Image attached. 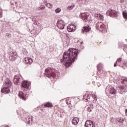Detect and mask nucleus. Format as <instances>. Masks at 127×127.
<instances>
[{"mask_svg":"<svg viewBox=\"0 0 127 127\" xmlns=\"http://www.w3.org/2000/svg\"><path fill=\"white\" fill-rule=\"evenodd\" d=\"M75 100H76V99H77V100H79V98H78V97H75Z\"/></svg>","mask_w":127,"mask_h":127,"instance_id":"39","label":"nucleus"},{"mask_svg":"<svg viewBox=\"0 0 127 127\" xmlns=\"http://www.w3.org/2000/svg\"><path fill=\"white\" fill-rule=\"evenodd\" d=\"M11 38V34H9L8 33L6 34L5 38L6 39H9V38Z\"/></svg>","mask_w":127,"mask_h":127,"instance_id":"24","label":"nucleus"},{"mask_svg":"<svg viewBox=\"0 0 127 127\" xmlns=\"http://www.w3.org/2000/svg\"><path fill=\"white\" fill-rule=\"evenodd\" d=\"M91 30V27L89 25H85L83 27V28L82 29V33L86 34L87 32H89Z\"/></svg>","mask_w":127,"mask_h":127,"instance_id":"14","label":"nucleus"},{"mask_svg":"<svg viewBox=\"0 0 127 127\" xmlns=\"http://www.w3.org/2000/svg\"><path fill=\"white\" fill-rule=\"evenodd\" d=\"M80 47H81V49H84V46H80Z\"/></svg>","mask_w":127,"mask_h":127,"instance_id":"38","label":"nucleus"},{"mask_svg":"<svg viewBox=\"0 0 127 127\" xmlns=\"http://www.w3.org/2000/svg\"><path fill=\"white\" fill-rule=\"evenodd\" d=\"M85 25H86L87 24V23H85Z\"/></svg>","mask_w":127,"mask_h":127,"instance_id":"46","label":"nucleus"},{"mask_svg":"<svg viewBox=\"0 0 127 127\" xmlns=\"http://www.w3.org/2000/svg\"><path fill=\"white\" fill-rule=\"evenodd\" d=\"M79 53L80 50L77 48L69 49L64 53L63 58L61 60V63H64L65 66L69 67L78 58Z\"/></svg>","mask_w":127,"mask_h":127,"instance_id":"1","label":"nucleus"},{"mask_svg":"<svg viewBox=\"0 0 127 127\" xmlns=\"http://www.w3.org/2000/svg\"><path fill=\"white\" fill-rule=\"evenodd\" d=\"M93 109H94V106H93L92 104H90L87 108V111L90 113V112H92V111H93Z\"/></svg>","mask_w":127,"mask_h":127,"instance_id":"23","label":"nucleus"},{"mask_svg":"<svg viewBox=\"0 0 127 127\" xmlns=\"http://www.w3.org/2000/svg\"><path fill=\"white\" fill-rule=\"evenodd\" d=\"M106 91H109V94L111 95H115L117 93V90L114 88V87L108 86L106 87Z\"/></svg>","mask_w":127,"mask_h":127,"instance_id":"10","label":"nucleus"},{"mask_svg":"<svg viewBox=\"0 0 127 127\" xmlns=\"http://www.w3.org/2000/svg\"><path fill=\"white\" fill-rule=\"evenodd\" d=\"M82 1H85V0H81Z\"/></svg>","mask_w":127,"mask_h":127,"instance_id":"42","label":"nucleus"},{"mask_svg":"<svg viewBox=\"0 0 127 127\" xmlns=\"http://www.w3.org/2000/svg\"><path fill=\"white\" fill-rule=\"evenodd\" d=\"M60 11H61V9H60V8H57L55 10L56 13H59V12H60Z\"/></svg>","mask_w":127,"mask_h":127,"instance_id":"31","label":"nucleus"},{"mask_svg":"<svg viewBox=\"0 0 127 127\" xmlns=\"http://www.w3.org/2000/svg\"><path fill=\"white\" fill-rule=\"evenodd\" d=\"M77 29L76 26L73 24H69L67 27V30L68 32H74Z\"/></svg>","mask_w":127,"mask_h":127,"instance_id":"11","label":"nucleus"},{"mask_svg":"<svg viewBox=\"0 0 127 127\" xmlns=\"http://www.w3.org/2000/svg\"><path fill=\"white\" fill-rule=\"evenodd\" d=\"M40 8L41 9V10H44V9H45V6L44 5H41L40 6Z\"/></svg>","mask_w":127,"mask_h":127,"instance_id":"33","label":"nucleus"},{"mask_svg":"<svg viewBox=\"0 0 127 127\" xmlns=\"http://www.w3.org/2000/svg\"><path fill=\"white\" fill-rule=\"evenodd\" d=\"M80 16L82 20L86 23L89 22V17L90 16L88 15L87 13H81Z\"/></svg>","mask_w":127,"mask_h":127,"instance_id":"7","label":"nucleus"},{"mask_svg":"<svg viewBox=\"0 0 127 127\" xmlns=\"http://www.w3.org/2000/svg\"><path fill=\"white\" fill-rule=\"evenodd\" d=\"M101 24H102V22H97L96 24V29H99V26H101Z\"/></svg>","mask_w":127,"mask_h":127,"instance_id":"26","label":"nucleus"},{"mask_svg":"<svg viewBox=\"0 0 127 127\" xmlns=\"http://www.w3.org/2000/svg\"><path fill=\"white\" fill-rule=\"evenodd\" d=\"M65 102L67 105H70L71 104V99L68 98L65 100Z\"/></svg>","mask_w":127,"mask_h":127,"instance_id":"29","label":"nucleus"},{"mask_svg":"<svg viewBox=\"0 0 127 127\" xmlns=\"http://www.w3.org/2000/svg\"><path fill=\"white\" fill-rule=\"evenodd\" d=\"M91 97V98H93V99H96V98H97V96L95 95L92 94L91 95L87 93L86 95H83V100H85V102H91L92 100L90 99Z\"/></svg>","mask_w":127,"mask_h":127,"instance_id":"6","label":"nucleus"},{"mask_svg":"<svg viewBox=\"0 0 127 127\" xmlns=\"http://www.w3.org/2000/svg\"><path fill=\"white\" fill-rule=\"evenodd\" d=\"M46 5L49 7V8H51V6H52V4L50 3H47L46 4Z\"/></svg>","mask_w":127,"mask_h":127,"instance_id":"32","label":"nucleus"},{"mask_svg":"<svg viewBox=\"0 0 127 127\" xmlns=\"http://www.w3.org/2000/svg\"><path fill=\"white\" fill-rule=\"evenodd\" d=\"M79 121H80V120H79V118H74L72 120V123L73 124V125H74V126H76V125H78V123H79Z\"/></svg>","mask_w":127,"mask_h":127,"instance_id":"20","label":"nucleus"},{"mask_svg":"<svg viewBox=\"0 0 127 127\" xmlns=\"http://www.w3.org/2000/svg\"><path fill=\"white\" fill-rule=\"evenodd\" d=\"M2 16V12L1 10L0 9V17H1Z\"/></svg>","mask_w":127,"mask_h":127,"instance_id":"35","label":"nucleus"},{"mask_svg":"<svg viewBox=\"0 0 127 127\" xmlns=\"http://www.w3.org/2000/svg\"><path fill=\"white\" fill-rule=\"evenodd\" d=\"M107 14H108L109 16L118 17V13L115 10H108L107 12Z\"/></svg>","mask_w":127,"mask_h":127,"instance_id":"12","label":"nucleus"},{"mask_svg":"<svg viewBox=\"0 0 127 127\" xmlns=\"http://www.w3.org/2000/svg\"><path fill=\"white\" fill-rule=\"evenodd\" d=\"M13 82L15 85H17V84L19 83L20 82V76L15 75L14 78Z\"/></svg>","mask_w":127,"mask_h":127,"instance_id":"15","label":"nucleus"},{"mask_svg":"<svg viewBox=\"0 0 127 127\" xmlns=\"http://www.w3.org/2000/svg\"><path fill=\"white\" fill-rule=\"evenodd\" d=\"M103 68V64H99L97 65V70H101Z\"/></svg>","mask_w":127,"mask_h":127,"instance_id":"25","label":"nucleus"},{"mask_svg":"<svg viewBox=\"0 0 127 127\" xmlns=\"http://www.w3.org/2000/svg\"><path fill=\"white\" fill-rule=\"evenodd\" d=\"M94 16L95 17V18H96L97 19H98V20H104V15L102 14H94Z\"/></svg>","mask_w":127,"mask_h":127,"instance_id":"16","label":"nucleus"},{"mask_svg":"<svg viewBox=\"0 0 127 127\" xmlns=\"http://www.w3.org/2000/svg\"><path fill=\"white\" fill-rule=\"evenodd\" d=\"M34 24H37V23H35Z\"/></svg>","mask_w":127,"mask_h":127,"instance_id":"43","label":"nucleus"},{"mask_svg":"<svg viewBox=\"0 0 127 127\" xmlns=\"http://www.w3.org/2000/svg\"><path fill=\"white\" fill-rule=\"evenodd\" d=\"M79 42V40L77 41V43Z\"/></svg>","mask_w":127,"mask_h":127,"instance_id":"45","label":"nucleus"},{"mask_svg":"<svg viewBox=\"0 0 127 127\" xmlns=\"http://www.w3.org/2000/svg\"><path fill=\"white\" fill-rule=\"evenodd\" d=\"M117 122H118V123H119V124H120V126L121 127L123 126V124H124V122L125 121V120L123 118H118L117 119Z\"/></svg>","mask_w":127,"mask_h":127,"instance_id":"21","label":"nucleus"},{"mask_svg":"<svg viewBox=\"0 0 127 127\" xmlns=\"http://www.w3.org/2000/svg\"><path fill=\"white\" fill-rule=\"evenodd\" d=\"M25 122L26 124H28V125L32 124V117L30 116H28L27 118L25 117Z\"/></svg>","mask_w":127,"mask_h":127,"instance_id":"17","label":"nucleus"},{"mask_svg":"<svg viewBox=\"0 0 127 127\" xmlns=\"http://www.w3.org/2000/svg\"><path fill=\"white\" fill-rule=\"evenodd\" d=\"M85 127H96V125L94 124L93 121L87 120L85 124Z\"/></svg>","mask_w":127,"mask_h":127,"instance_id":"13","label":"nucleus"},{"mask_svg":"<svg viewBox=\"0 0 127 127\" xmlns=\"http://www.w3.org/2000/svg\"><path fill=\"white\" fill-rule=\"evenodd\" d=\"M121 83L122 84H124L125 85L124 86L120 85L118 87L119 89H120L122 91H124V92H127V78H126L123 79L122 80Z\"/></svg>","mask_w":127,"mask_h":127,"instance_id":"5","label":"nucleus"},{"mask_svg":"<svg viewBox=\"0 0 127 127\" xmlns=\"http://www.w3.org/2000/svg\"><path fill=\"white\" fill-rule=\"evenodd\" d=\"M97 71V74L100 77L104 75V73H105V72L103 70V69H98Z\"/></svg>","mask_w":127,"mask_h":127,"instance_id":"22","label":"nucleus"},{"mask_svg":"<svg viewBox=\"0 0 127 127\" xmlns=\"http://www.w3.org/2000/svg\"><path fill=\"white\" fill-rule=\"evenodd\" d=\"M100 28L101 29V31L103 32H107V28H106V25L102 24L100 25Z\"/></svg>","mask_w":127,"mask_h":127,"instance_id":"19","label":"nucleus"},{"mask_svg":"<svg viewBox=\"0 0 127 127\" xmlns=\"http://www.w3.org/2000/svg\"><path fill=\"white\" fill-rule=\"evenodd\" d=\"M123 15L124 18H126V19H127V13L125 11H123Z\"/></svg>","mask_w":127,"mask_h":127,"instance_id":"30","label":"nucleus"},{"mask_svg":"<svg viewBox=\"0 0 127 127\" xmlns=\"http://www.w3.org/2000/svg\"><path fill=\"white\" fill-rule=\"evenodd\" d=\"M121 62H122V58H119L117 60V62H118L119 63H120Z\"/></svg>","mask_w":127,"mask_h":127,"instance_id":"34","label":"nucleus"},{"mask_svg":"<svg viewBox=\"0 0 127 127\" xmlns=\"http://www.w3.org/2000/svg\"><path fill=\"white\" fill-rule=\"evenodd\" d=\"M31 83L29 81H24L22 82L21 84V89L23 91H20L19 92V97L23 100L24 101H26L28 98V94H27V91L30 88V85Z\"/></svg>","mask_w":127,"mask_h":127,"instance_id":"2","label":"nucleus"},{"mask_svg":"<svg viewBox=\"0 0 127 127\" xmlns=\"http://www.w3.org/2000/svg\"><path fill=\"white\" fill-rule=\"evenodd\" d=\"M75 6V5H71V6H68L67 7V9H68V10H72V9H73V7H74Z\"/></svg>","mask_w":127,"mask_h":127,"instance_id":"28","label":"nucleus"},{"mask_svg":"<svg viewBox=\"0 0 127 127\" xmlns=\"http://www.w3.org/2000/svg\"><path fill=\"white\" fill-rule=\"evenodd\" d=\"M45 107H47V108H51V107H52L53 106L52 104L51 103H47L44 105Z\"/></svg>","mask_w":127,"mask_h":127,"instance_id":"27","label":"nucleus"},{"mask_svg":"<svg viewBox=\"0 0 127 127\" xmlns=\"http://www.w3.org/2000/svg\"><path fill=\"white\" fill-rule=\"evenodd\" d=\"M124 65H125V66H126L127 67V62H125Z\"/></svg>","mask_w":127,"mask_h":127,"instance_id":"37","label":"nucleus"},{"mask_svg":"<svg viewBox=\"0 0 127 127\" xmlns=\"http://www.w3.org/2000/svg\"><path fill=\"white\" fill-rule=\"evenodd\" d=\"M33 62V60L32 59L30 58H25V63H26V64H29L30 65V64H32V63Z\"/></svg>","mask_w":127,"mask_h":127,"instance_id":"18","label":"nucleus"},{"mask_svg":"<svg viewBox=\"0 0 127 127\" xmlns=\"http://www.w3.org/2000/svg\"><path fill=\"white\" fill-rule=\"evenodd\" d=\"M63 34L64 35H66V34H65V33H63Z\"/></svg>","mask_w":127,"mask_h":127,"instance_id":"41","label":"nucleus"},{"mask_svg":"<svg viewBox=\"0 0 127 127\" xmlns=\"http://www.w3.org/2000/svg\"><path fill=\"white\" fill-rule=\"evenodd\" d=\"M5 127H9V126H6Z\"/></svg>","mask_w":127,"mask_h":127,"instance_id":"44","label":"nucleus"},{"mask_svg":"<svg viewBox=\"0 0 127 127\" xmlns=\"http://www.w3.org/2000/svg\"><path fill=\"white\" fill-rule=\"evenodd\" d=\"M17 58V54L16 53V52L12 51L10 53L9 57V60H11V61H15V60H16Z\"/></svg>","mask_w":127,"mask_h":127,"instance_id":"8","label":"nucleus"},{"mask_svg":"<svg viewBox=\"0 0 127 127\" xmlns=\"http://www.w3.org/2000/svg\"><path fill=\"white\" fill-rule=\"evenodd\" d=\"M117 66H118V61H116V62L114 64V67Z\"/></svg>","mask_w":127,"mask_h":127,"instance_id":"36","label":"nucleus"},{"mask_svg":"<svg viewBox=\"0 0 127 127\" xmlns=\"http://www.w3.org/2000/svg\"><path fill=\"white\" fill-rule=\"evenodd\" d=\"M57 26L59 29H64L65 27V23L64 21L58 20L57 23Z\"/></svg>","mask_w":127,"mask_h":127,"instance_id":"9","label":"nucleus"},{"mask_svg":"<svg viewBox=\"0 0 127 127\" xmlns=\"http://www.w3.org/2000/svg\"><path fill=\"white\" fill-rule=\"evenodd\" d=\"M11 87V81L9 78H7L5 81L3 88L1 89L2 93H6L8 94L10 92V88Z\"/></svg>","mask_w":127,"mask_h":127,"instance_id":"3","label":"nucleus"},{"mask_svg":"<svg viewBox=\"0 0 127 127\" xmlns=\"http://www.w3.org/2000/svg\"><path fill=\"white\" fill-rule=\"evenodd\" d=\"M83 42H81L80 43L81 45H82V44H83Z\"/></svg>","mask_w":127,"mask_h":127,"instance_id":"40","label":"nucleus"},{"mask_svg":"<svg viewBox=\"0 0 127 127\" xmlns=\"http://www.w3.org/2000/svg\"><path fill=\"white\" fill-rule=\"evenodd\" d=\"M56 71L54 68L49 67L45 69V75H46V77H47V78H49V79H51V78L55 79V78H56Z\"/></svg>","mask_w":127,"mask_h":127,"instance_id":"4","label":"nucleus"}]
</instances>
